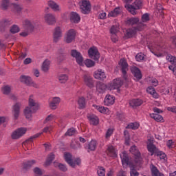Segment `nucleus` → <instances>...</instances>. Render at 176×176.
Returning <instances> with one entry per match:
<instances>
[{
  "instance_id": "obj_25",
  "label": "nucleus",
  "mask_w": 176,
  "mask_h": 176,
  "mask_svg": "<svg viewBox=\"0 0 176 176\" xmlns=\"http://www.w3.org/2000/svg\"><path fill=\"white\" fill-rule=\"evenodd\" d=\"M147 149L148 152L151 153V156H153V155H156L157 152H159V148H157L156 146H155V144H153V143H150L147 145Z\"/></svg>"
},
{
  "instance_id": "obj_33",
  "label": "nucleus",
  "mask_w": 176,
  "mask_h": 176,
  "mask_svg": "<svg viewBox=\"0 0 176 176\" xmlns=\"http://www.w3.org/2000/svg\"><path fill=\"white\" fill-rule=\"evenodd\" d=\"M120 13V8L117 7L113 11H111L109 13L108 16L109 17H116V16H119Z\"/></svg>"
},
{
  "instance_id": "obj_52",
  "label": "nucleus",
  "mask_w": 176,
  "mask_h": 176,
  "mask_svg": "<svg viewBox=\"0 0 176 176\" xmlns=\"http://www.w3.org/2000/svg\"><path fill=\"white\" fill-rule=\"evenodd\" d=\"M124 135L125 138V144H126V145H129L130 142V135L129 134V131H124Z\"/></svg>"
},
{
  "instance_id": "obj_64",
  "label": "nucleus",
  "mask_w": 176,
  "mask_h": 176,
  "mask_svg": "<svg viewBox=\"0 0 176 176\" xmlns=\"http://www.w3.org/2000/svg\"><path fill=\"white\" fill-rule=\"evenodd\" d=\"M94 87V81L91 78H89V88L93 89Z\"/></svg>"
},
{
  "instance_id": "obj_20",
  "label": "nucleus",
  "mask_w": 176,
  "mask_h": 176,
  "mask_svg": "<svg viewBox=\"0 0 176 176\" xmlns=\"http://www.w3.org/2000/svg\"><path fill=\"white\" fill-rule=\"evenodd\" d=\"M115 96L112 95H107L104 100V104L107 107L113 105V104H115Z\"/></svg>"
},
{
  "instance_id": "obj_58",
  "label": "nucleus",
  "mask_w": 176,
  "mask_h": 176,
  "mask_svg": "<svg viewBox=\"0 0 176 176\" xmlns=\"http://www.w3.org/2000/svg\"><path fill=\"white\" fill-rule=\"evenodd\" d=\"M110 32L112 35H116L118 32V27L113 25L110 29Z\"/></svg>"
},
{
  "instance_id": "obj_51",
  "label": "nucleus",
  "mask_w": 176,
  "mask_h": 176,
  "mask_svg": "<svg viewBox=\"0 0 176 176\" xmlns=\"http://www.w3.org/2000/svg\"><path fill=\"white\" fill-rule=\"evenodd\" d=\"M32 97H34V96L30 95L29 98V108H32V107H36V102L34 99H32Z\"/></svg>"
},
{
  "instance_id": "obj_6",
  "label": "nucleus",
  "mask_w": 176,
  "mask_h": 176,
  "mask_svg": "<svg viewBox=\"0 0 176 176\" xmlns=\"http://www.w3.org/2000/svg\"><path fill=\"white\" fill-rule=\"evenodd\" d=\"M89 57L92 58V60H95V61H98L100 59V52L97 47L93 46L89 49Z\"/></svg>"
},
{
  "instance_id": "obj_40",
  "label": "nucleus",
  "mask_w": 176,
  "mask_h": 176,
  "mask_svg": "<svg viewBox=\"0 0 176 176\" xmlns=\"http://www.w3.org/2000/svg\"><path fill=\"white\" fill-rule=\"evenodd\" d=\"M150 116L152 119H154L156 122H162L163 120V117L158 113H151Z\"/></svg>"
},
{
  "instance_id": "obj_17",
  "label": "nucleus",
  "mask_w": 176,
  "mask_h": 176,
  "mask_svg": "<svg viewBox=\"0 0 176 176\" xmlns=\"http://www.w3.org/2000/svg\"><path fill=\"white\" fill-rule=\"evenodd\" d=\"M122 164V165L126 164V166H134V164H131V162H130V158L129 157V154L126 153V151L122 153V155H120Z\"/></svg>"
},
{
  "instance_id": "obj_1",
  "label": "nucleus",
  "mask_w": 176,
  "mask_h": 176,
  "mask_svg": "<svg viewBox=\"0 0 176 176\" xmlns=\"http://www.w3.org/2000/svg\"><path fill=\"white\" fill-rule=\"evenodd\" d=\"M65 161L72 168H75L76 166H80L82 164V160L79 157L73 158L72 154L70 153H65L64 154Z\"/></svg>"
},
{
  "instance_id": "obj_9",
  "label": "nucleus",
  "mask_w": 176,
  "mask_h": 176,
  "mask_svg": "<svg viewBox=\"0 0 176 176\" xmlns=\"http://www.w3.org/2000/svg\"><path fill=\"white\" fill-rule=\"evenodd\" d=\"M75 36H76V31L74 29H71L67 32L64 41L66 43H72V42L75 40Z\"/></svg>"
},
{
  "instance_id": "obj_13",
  "label": "nucleus",
  "mask_w": 176,
  "mask_h": 176,
  "mask_svg": "<svg viewBox=\"0 0 176 176\" xmlns=\"http://www.w3.org/2000/svg\"><path fill=\"white\" fill-rule=\"evenodd\" d=\"M23 27L25 30V31H28V32H33L35 27L34 26V23L31 22V21L28 19H25L23 22Z\"/></svg>"
},
{
  "instance_id": "obj_23",
  "label": "nucleus",
  "mask_w": 176,
  "mask_h": 176,
  "mask_svg": "<svg viewBox=\"0 0 176 176\" xmlns=\"http://www.w3.org/2000/svg\"><path fill=\"white\" fill-rule=\"evenodd\" d=\"M61 99L59 97H54L52 101L50 102V107L51 109H56L57 105L60 104Z\"/></svg>"
},
{
  "instance_id": "obj_27",
  "label": "nucleus",
  "mask_w": 176,
  "mask_h": 176,
  "mask_svg": "<svg viewBox=\"0 0 176 176\" xmlns=\"http://www.w3.org/2000/svg\"><path fill=\"white\" fill-rule=\"evenodd\" d=\"M13 24V21H12L11 19H3L1 21V28H8L10 27Z\"/></svg>"
},
{
  "instance_id": "obj_2",
  "label": "nucleus",
  "mask_w": 176,
  "mask_h": 176,
  "mask_svg": "<svg viewBox=\"0 0 176 176\" xmlns=\"http://www.w3.org/2000/svg\"><path fill=\"white\" fill-rule=\"evenodd\" d=\"M124 8L129 12V13L134 16L135 14H137V12L135 11L142 8V0H135L133 5L125 4Z\"/></svg>"
},
{
  "instance_id": "obj_19",
  "label": "nucleus",
  "mask_w": 176,
  "mask_h": 176,
  "mask_svg": "<svg viewBox=\"0 0 176 176\" xmlns=\"http://www.w3.org/2000/svg\"><path fill=\"white\" fill-rule=\"evenodd\" d=\"M94 76L95 79H98L99 80H105L107 79V75L105 72H102L101 69H98L94 72Z\"/></svg>"
},
{
  "instance_id": "obj_32",
  "label": "nucleus",
  "mask_w": 176,
  "mask_h": 176,
  "mask_svg": "<svg viewBox=\"0 0 176 176\" xmlns=\"http://www.w3.org/2000/svg\"><path fill=\"white\" fill-rule=\"evenodd\" d=\"M55 157H56V155L53 153H51L50 155H48L47 158L45 163V166H50L51 163L53 162Z\"/></svg>"
},
{
  "instance_id": "obj_36",
  "label": "nucleus",
  "mask_w": 176,
  "mask_h": 176,
  "mask_svg": "<svg viewBox=\"0 0 176 176\" xmlns=\"http://www.w3.org/2000/svg\"><path fill=\"white\" fill-rule=\"evenodd\" d=\"M40 135H42V133H38L35 135L31 136L29 139L26 140L25 142H23V144L24 145L28 144V142H34V140H36V138H38Z\"/></svg>"
},
{
  "instance_id": "obj_42",
  "label": "nucleus",
  "mask_w": 176,
  "mask_h": 176,
  "mask_svg": "<svg viewBox=\"0 0 176 176\" xmlns=\"http://www.w3.org/2000/svg\"><path fill=\"white\" fill-rule=\"evenodd\" d=\"M130 175L131 176H140V173H138V171H137V169L135 168V167L134 166V165H131L130 166Z\"/></svg>"
},
{
  "instance_id": "obj_47",
  "label": "nucleus",
  "mask_w": 176,
  "mask_h": 176,
  "mask_svg": "<svg viewBox=\"0 0 176 176\" xmlns=\"http://www.w3.org/2000/svg\"><path fill=\"white\" fill-rule=\"evenodd\" d=\"M10 32L11 34H17V32H20V28L17 25H13L10 30Z\"/></svg>"
},
{
  "instance_id": "obj_57",
  "label": "nucleus",
  "mask_w": 176,
  "mask_h": 176,
  "mask_svg": "<svg viewBox=\"0 0 176 176\" xmlns=\"http://www.w3.org/2000/svg\"><path fill=\"white\" fill-rule=\"evenodd\" d=\"M34 174L38 176L43 175V173L42 172V169L38 167H35L33 170Z\"/></svg>"
},
{
  "instance_id": "obj_15",
  "label": "nucleus",
  "mask_w": 176,
  "mask_h": 176,
  "mask_svg": "<svg viewBox=\"0 0 176 176\" xmlns=\"http://www.w3.org/2000/svg\"><path fill=\"white\" fill-rule=\"evenodd\" d=\"M35 163H36V161L34 160L23 162L21 168L22 171L25 173H27V171H28L31 167L35 164Z\"/></svg>"
},
{
  "instance_id": "obj_49",
  "label": "nucleus",
  "mask_w": 176,
  "mask_h": 176,
  "mask_svg": "<svg viewBox=\"0 0 176 176\" xmlns=\"http://www.w3.org/2000/svg\"><path fill=\"white\" fill-rule=\"evenodd\" d=\"M11 5L12 6L14 10H15V12H16V13H20V12H21L23 10V8H21L20 6V5H19V4H16V3H13Z\"/></svg>"
},
{
  "instance_id": "obj_62",
  "label": "nucleus",
  "mask_w": 176,
  "mask_h": 176,
  "mask_svg": "<svg viewBox=\"0 0 176 176\" xmlns=\"http://www.w3.org/2000/svg\"><path fill=\"white\" fill-rule=\"evenodd\" d=\"M146 91L147 93H148L149 94H153V93H154L155 91V88H153V87L151 86V87H148L147 89H146Z\"/></svg>"
},
{
  "instance_id": "obj_54",
  "label": "nucleus",
  "mask_w": 176,
  "mask_h": 176,
  "mask_svg": "<svg viewBox=\"0 0 176 176\" xmlns=\"http://www.w3.org/2000/svg\"><path fill=\"white\" fill-rule=\"evenodd\" d=\"M156 156H158L160 157V159H163L164 160H166V155L163 151H160L158 150L157 153L155 154Z\"/></svg>"
},
{
  "instance_id": "obj_7",
  "label": "nucleus",
  "mask_w": 176,
  "mask_h": 176,
  "mask_svg": "<svg viewBox=\"0 0 176 176\" xmlns=\"http://www.w3.org/2000/svg\"><path fill=\"white\" fill-rule=\"evenodd\" d=\"M27 133V128L21 127L18 128L16 130H15L12 134L11 135V137L12 140H19V138H21V137H23L24 134Z\"/></svg>"
},
{
  "instance_id": "obj_55",
  "label": "nucleus",
  "mask_w": 176,
  "mask_h": 176,
  "mask_svg": "<svg viewBox=\"0 0 176 176\" xmlns=\"http://www.w3.org/2000/svg\"><path fill=\"white\" fill-rule=\"evenodd\" d=\"M166 60H168L169 63H171V64H174V63H176V57L172 55L166 56Z\"/></svg>"
},
{
  "instance_id": "obj_4",
  "label": "nucleus",
  "mask_w": 176,
  "mask_h": 176,
  "mask_svg": "<svg viewBox=\"0 0 176 176\" xmlns=\"http://www.w3.org/2000/svg\"><path fill=\"white\" fill-rule=\"evenodd\" d=\"M118 64L121 68L123 78L124 80L127 82V71H129V64L127 63V61L124 58L121 59Z\"/></svg>"
},
{
  "instance_id": "obj_16",
  "label": "nucleus",
  "mask_w": 176,
  "mask_h": 176,
  "mask_svg": "<svg viewBox=\"0 0 176 176\" xmlns=\"http://www.w3.org/2000/svg\"><path fill=\"white\" fill-rule=\"evenodd\" d=\"M80 9L83 14H87L89 13V1L87 0H82L79 2Z\"/></svg>"
},
{
  "instance_id": "obj_10",
  "label": "nucleus",
  "mask_w": 176,
  "mask_h": 176,
  "mask_svg": "<svg viewBox=\"0 0 176 176\" xmlns=\"http://www.w3.org/2000/svg\"><path fill=\"white\" fill-rule=\"evenodd\" d=\"M123 86V80L120 78L114 79L110 84H109V89L110 90H119L120 87Z\"/></svg>"
},
{
  "instance_id": "obj_8",
  "label": "nucleus",
  "mask_w": 176,
  "mask_h": 176,
  "mask_svg": "<svg viewBox=\"0 0 176 176\" xmlns=\"http://www.w3.org/2000/svg\"><path fill=\"white\" fill-rule=\"evenodd\" d=\"M130 152L132 153V155H134L135 156V163L137 164H140L141 163V161L142 160V158H141V153L138 151L137 146H132L130 148Z\"/></svg>"
},
{
  "instance_id": "obj_38",
  "label": "nucleus",
  "mask_w": 176,
  "mask_h": 176,
  "mask_svg": "<svg viewBox=\"0 0 176 176\" xmlns=\"http://www.w3.org/2000/svg\"><path fill=\"white\" fill-rule=\"evenodd\" d=\"M78 105L80 109H83L84 108H86V99L85 98L82 97L78 99Z\"/></svg>"
},
{
  "instance_id": "obj_21",
  "label": "nucleus",
  "mask_w": 176,
  "mask_h": 176,
  "mask_svg": "<svg viewBox=\"0 0 176 176\" xmlns=\"http://www.w3.org/2000/svg\"><path fill=\"white\" fill-rule=\"evenodd\" d=\"M45 20L49 25H53V24H56V17L52 14H47L45 16Z\"/></svg>"
},
{
  "instance_id": "obj_39",
  "label": "nucleus",
  "mask_w": 176,
  "mask_h": 176,
  "mask_svg": "<svg viewBox=\"0 0 176 176\" xmlns=\"http://www.w3.org/2000/svg\"><path fill=\"white\" fill-rule=\"evenodd\" d=\"M1 91L3 94L9 96V94H10V91H12V88H10L9 85H6L1 88Z\"/></svg>"
},
{
  "instance_id": "obj_35",
  "label": "nucleus",
  "mask_w": 176,
  "mask_h": 176,
  "mask_svg": "<svg viewBox=\"0 0 176 176\" xmlns=\"http://www.w3.org/2000/svg\"><path fill=\"white\" fill-rule=\"evenodd\" d=\"M10 5V0H1V8L2 10H8Z\"/></svg>"
},
{
  "instance_id": "obj_61",
  "label": "nucleus",
  "mask_w": 176,
  "mask_h": 176,
  "mask_svg": "<svg viewBox=\"0 0 176 176\" xmlns=\"http://www.w3.org/2000/svg\"><path fill=\"white\" fill-rule=\"evenodd\" d=\"M98 111L100 112V113H106L107 111H108V108H105L104 107H100L98 108Z\"/></svg>"
},
{
  "instance_id": "obj_3",
  "label": "nucleus",
  "mask_w": 176,
  "mask_h": 176,
  "mask_svg": "<svg viewBox=\"0 0 176 176\" xmlns=\"http://www.w3.org/2000/svg\"><path fill=\"white\" fill-rule=\"evenodd\" d=\"M146 26V25H145L144 23H138L137 27H134L126 30L125 36L126 38H133V36H134V35L137 34L138 31H142V30H144V28H145Z\"/></svg>"
},
{
  "instance_id": "obj_48",
  "label": "nucleus",
  "mask_w": 176,
  "mask_h": 176,
  "mask_svg": "<svg viewBox=\"0 0 176 176\" xmlns=\"http://www.w3.org/2000/svg\"><path fill=\"white\" fill-rule=\"evenodd\" d=\"M58 80L60 83H65L68 80V76L67 74H60L58 76Z\"/></svg>"
},
{
  "instance_id": "obj_22",
  "label": "nucleus",
  "mask_w": 176,
  "mask_h": 176,
  "mask_svg": "<svg viewBox=\"0 0 176 176\" xmlns=\"http://www.w3.org/2000/svg\"><path fill=\"white\" fill-rule=\"evenodd\" d=\"M96 90L100 94H104V92L107 90V85L102 82H98L96 83Z\"/></svg>"
},
{
  "instance_id": "obj_60",
  "label": "nucleus",
  "mask_w": 176,
  "mask_h": 176,
  "mask_svg": "<svg viewBox=\"0 0 176 176\" xmlns=\"http://www.w3.org/2000/svg\"><path fill=\"white\" fill-rule=\"evenodd\" d=\"M65 60V54H59L58 56V61L59 63H63Z\"/></svg>"
},
{
  "instance_id": "obj_59",
  "label": "nucleus",
  "mask_w": 176,
  "mask_h": 176,
  "mask_svg": "<svg viewBox=\"0 0 176 176\" xmlns=\"http://www.w3.org/2000/svg\"><path fill=\"white\" fill-rule=\"evenodd\" d=\"M136 61H142V60H144V54H138L135 56Z\"/></svg>"
},
{
  "instance_id": "obj_12",
  "label": "nucleus",
  "mask_w": 176,
  "mask_h": 176,
  "mask_svg": "<svg viewBox=\"0 0 176 176\" xmlns=\"http://www.w3.org/2000/svg\"><path fill=\"white\" fill-rule=\"evenodd\" d=\"M63 36V32H61V28L60 27H56L54 30L53 32V41L54 43H57Z\"/></svg>"
},
{
  "instance_id": "obj_46",
  "label": "nucleus",
  "mask_w": 176,
  "mask_h": 176,
  "mask_svg": "<svg viewBox=\"0 0 176 176\" xmlns=\"http://www.w3.org/2000/svg\"><path fill=\"white\" fill-rule=\"evenodd\" d=\"M149 20H151V18L149 17V14L145 13L142 16V18H141L142 22H140V23L144 24V23H148V21H149Z\"/></svg>"
},
{
  "instance_id": "obj_41",
  "label": "nucleus",
  "mask_w": 176,
  "mask_h": 176,
  "mask_svg": "<svg viewBox=\"0 0 176 176\" xmlns=\"http://www.w3.org/2000/svg\"><path fill=\"white\" fill-rule=\"evenodd\" d=\"M49 65H50V61L45 60L42 65V71H43V72H47L49 71Z\"/></svg>"
},
{
  "instance_id": "obj_5",
  "label": "nucleus",
  "mask_w": 176,
  "mask_h": 176,
  "mask_svg": "<svg viewBox=\"0 0 176 176\" xmlns=\"http://www.w3.org/2000/svg\"><path fill=\"white\" fill-rule=\"evenodd\" d=\"M20 82L22 83H25L27 86H31L32 87H35L37 89L38 85L36 83L34 82V80H32V78L28 76L22 75L20 77Z\"/></svg>"
},
{
  "instance_id": "obj_29",
  "label": "nucleus",
  "mask_w": 176,
  "mask_h": 176,
  "mask_svg": "<svg viewBox=\"0 0 176 176\" xmlns=\"http://www.w3.org/2000/svg\"><path fill=\"white\" fill-rule=\"evenodd\" d=\"M151 174L152 176H162L163 174L159 171V169H157V167H156L155 165L152 164L151 166Z\"/></svg>"
},
{
  "instance_id": "obj_18",
  "label": "nucleus",
  "mask_w": 176,
  "mask_h": 176,
  "mask_svg": "<svg viewBox=\"0 0 176 176\" xmlns=\"http://www.w3.org/2000/svg\"><path fill=\"white\" fill-rule=\"evenodd\" d=\"M144 104V101L140 98L132 99L129 101V105L135 109L137 107H141Z\"/></svg>"
},
{
  "instance_id": "obj_14",
  "label": "nucleus",
  "mask_w": 176,
  "mask_h": 176,
  "mask_svg": "<svg viewBox=\"0 0 176 176\" xmlns=\"http://www.w3.org/2000/svg\"><path fill=\"white\" fill-rule=\"evenodd\" d=\"M131 72L137 80H140V79H142V74L141 73V70L140 69V68L135 66L131 67Z\"/></svg>"
},
{
  "instance_id": "obj_53",
  "label": "nucleus",
  "mask_w": 176,
  "mask_h": 176,
  "mask_svg": "<svg viewBox=\"0 0 176 176\" xmlns=\"http://www.w3.org/2000/svg\"><path fill=\"white\" fill-rule=\"evenodd\" d=\"M76 60L78 65H80V67H83V61L85 60V59L83 58V56H82V54L78 57H77Z\"/></svg>"
},
{
  "instance_id": "obj_50",
  "label": "nucleus",
  "mask_w": 176,
  "mask_h": 176,
  "mask_svg": "<svg viewBox=\"0 0 176 176\" xmlns=\"http://www.w3.org/2000/svg\"><path fill=\"white\" fill-rule=\"evenodd\" d=\"M82 54L80 52H78L76 50H71V56L72 57H74V58L77 59L79 56H80Z\"/></svg>"
},
{
  "instance_id": "obj_11",
  "label": "nucleus",
  "mask_w": 176,
  "mask_h": 176,
  "mask_svg": "<svg viewBox=\"0 0 176 176\" xmlns=\"http://www.w3.org/2000/svg\"><path fill=\"white\" fill-rule=\"evenodd\" d=\"M21 108V102H16L12 106V114L14 120H17V119H19V116H20Z\"/></svg>"
},
{
  "instance_id": "obj_44",
  "label": "nucleus",
  "mask_w": 176,
  "mask_h": 176,
  "mask_svg": "<svg viewBox=\"0 0 176 176\" xmlns=\"http://www.w3.org/2000/svg\"><path fill=\"white\" fill-rule=\"evenodd\" d=\"M96 148H97V141L91 140L89 144V151H96Z\"/></svg>"
},
{
  "instance_id": "obj_24",
  "label": "nucleus",
  "mask_w": 176,
  "mask_h": 176,
  "mask_svg": "<svg viewBox=\"0 0 176 176\" xmlns=\"http://www.w3.org/2000/svg\"><path fill=\"white\" fill-rule=\"evenodd\" d=\"M70 21L72 23H74L75 24H78L79 21H80V16H79V14L72 12L70 14Z\"/></svg>"
},
{
  "instance_id": "obj_28",
  "label": "nucleus",
  "mask_w": 176,
  "mask_h": 176,
  "mask_svg": "<svg viewBox=\"0 0 176 176\" xmlns=\"http://www.w3.org/2000/svg\"><path fill=\"white\" fill-rule=\"evenodd\" d=\"M107 155L110 156V157H118V153H116L115 147L113 146H109L107 148Z\"/></svg>"
},
{
  "instance_id": "obj_37",
  "label": "nucleus",
  "mask_w": 176,
  "mask_h": 176,
  "mask_svg": "<svg viewBox=\"0 0 176 176\" xmlns=\"http://www.w3.org/2000/svg\"><path fill=\"white\" fill-rule=\"evenodd\" d=\"M54 166L55 167H58L59 170L63 173L68 171V168H67V165L65 164L54 162Z\"/></svg>"
},
{
  "instance_id": "obj_63",
  "label": "nucleus",
  "mask_w": 176,
  "mask_h": 176,
  "mask_svg": "<svg viewBox=\"0 0 176 176\" xmlns=\"http://www.w3.org/2000/svg\"><path fill=\"white\" fill-rule=\"evenodd\" d=\"M166 145L168 148H173V146H175V144H174V142L171 140L166 142Z\"/></svg>"
},
{
  "instance_id": "obj_43",
  "label": "nucleus",
  "mask_w": 176,
  "mask_h": 176,
  "mask_svg": "<svg viewBox=\"0 0 176 176\" xmlns=\"http://www.w3.org/2000/svg\"><path fill=\"white\" fill-rule=\"evenodd\" d=\"M75 133H76V129H75V128H70L65 133V137H72Z\"/></svg>"
},
{
  "instance_id": "obj_30",
  "label": "nucleus",
  "mask_w": 176,
  "mask_h": 176,
  "mask_svg": "<svg viewBox=\"0 0 176 176\" xmlns=\"http://www.w3.org/2000/svg\"><path fill=\"white\" fill-rule=\"evenodd\" d=\"M23 113L26 118V119H31L32 118V110L31 107H26L23 111Z\"/></svg>"
},
{
  "instance_id": "obj_45",
  "label": "nucleus",
  "mask_w": 176,
  "mask_h": 176,
  "mask_svg": "<svg viewBox=\"0 0 176 176\" xmlns=\"http://www.w3.org/2000/svg\"><path fill=\"white\" fill-rule=\"evenodd\" d=\"M140 127V124L137 122H132L126 126V129H132V130H137Z\"/></svg>"
},
{
  "instance_id": "obj_56",
  "label": "nucleus",
  "mask_w": 176,
  "mask_h": 176,
  "mask_svg": "<svg viewBox=\"0 0 176 176\" xmlns=\"http://www.w3.org/2000/svg\"><path fill=\"white\" fill-rule=\"evenodd\" d=\"M97 173L99 176H105V168L100 166L98 168Z\"/></svg>"
},
{
  "instance_id": "obj_34",
  "label": "nucleus",
  "mask_w": 176,
  "mask_h": 176,
  "mask_svg": "<svg viewBox=\"0 0 176 176\" xmlns=\"http://www.w3.org/2000/svg\"><path fill=\"white\" fill-rule=\"evenodd\" d=\"M48 6L52 9V10H54V12H57L60 10L58 5L56 3V2L50 0L48 1Z\"/></svg>"
},
{
  "instance_id": "obj_26",
  "label": "nucleus",
  "mask_w": 176,
  "mask_h": 176,
  "mask_svg": "<svg viewBox=\"0 0 176 176\" xmlns=\"http://www.w3.org/2000/svg\"><path fill=\"white\" fill-rule=\"evenodd\" d=\"M89 119L90 124H92L93 126H97L98 123H100V119H98V117L94 114L89 115Z\"/></svg>"
},
{
  "instance_id": "obj_31",
  "label": "nucleus",
  "mask_w": 176,
  "mask_h": 176,
  "mask_svg": "<svg viewBox=\"0 0 176 176\" xmlns=\"http://www.w3.org/2000/svg\"><path fill=\"white\" fill-rule=\"evenodd\" d=\"M140 23V19L139 18H129L126 20V24L128 25H135V24H138Z\"/></svg>"
}]
</instances>
